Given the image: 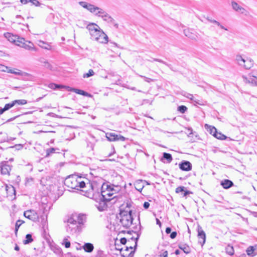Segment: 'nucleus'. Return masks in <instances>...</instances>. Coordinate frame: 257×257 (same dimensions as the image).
Here are the masks:
<instances>
[{
  "label": "nucleus",
  "mask_w": 257,
  "mask_h": 257,
  "mask_svg": "<svg viewBox=\"0 0 257 257\" xmlns=\"http://www.w3.org/2000/svg\"><path fill=\"white\" fill-rule=\"evenodd\" d=\"M95 183L96 182L93 181V179L90 180L87 178L75 175L69 176L64 181V184L66 186L72 189L80 190L84 196H85V190H88L93 186V188L96 189Z\"/></svg>",
  "instance_id": "obj_1"
},
{
  "label": "nucleus",
  "mask_w": 257,
  "mask_h": 257,
  "mask_svg": "<svg viewBox=\"0 0 257 257\" xmlns=\"http://www.w3.org/2000/svg\"><path fill=\"white\" fill-rule=\"evenodd\" d=\"M86 220L84 214H73L67 221L66 231L70 234H74L81 231L82 225Z\"/></svg>",
  "instance_id": "obj_2"
},
{
  "label": "nucleus",
  "mask_w": 257,
  "mask_h": 257,
  "mask_svg": "<svg viewBox=\"0 0 257 257\" xmlns=\"http://www.w3.org/2000/svg\"><path fill=\"white\" fill-rule=\"evenodd\" d=\"M93 181L100 184L101 193L100 194L102 198L107 201H110L115 198L116 195H115L121 189V187L119 185H114L109 184V183H103V181L100 178H94Z\"/></svg>",
  "instance_id": "obj_3"
},
{
  "label": "nucleus",
  "mask_w": 257,
  "mask_h": 257,
  "mask_svg": "<svg viewBox=\"0 0 257 257\" xmlns=\"http://www.w3.org/2000/svg\"><path fill=\"white\" fill-rule=\"evenodd\" d=\"M95 187L96 189H93V187L88 190H85V196L92 199L95 201L96 204H95L96 208L99 211H103L105 210L107 208V200L104 199L102 198L99 193V190L100 188V184H97L96 182L95 183Z\"/></svg>",
  "instance_id": "obj_4"
},
{
  "label": "nucleus",
  "mask_w": 257,
  "mask_h": 257,
  "mask_svg": "<svg viewBox=\"0 0 257 257\" xmlns=\"http://www.w3.org/2000/svg\"><path fill=\"white\" fill-rule=\"evenodd\" d=\"M91 35V38L95 41L106 44L108 42V38L106 34L100 29V27L95 23H89L86 27Z\"/></svg>",
  "instance_id": "obj_5"
},
{
  "label": "nucleus",
  "mask_w": 257,
  "mask_h": 257,
  "mask_svg": "<svg viewBox=\"0 0 257 257\" xmlns=\"http://www.w3.org/2000/svg\"><path fill=\"white\" fill-rule=\"evenodd\" d=\"M139 237H137L136 238L132 237L130 239H128L127 242L128 243H131L132 242H134L135 243L134 246H132V245L126 246L125 247V249L123 248H117V249L119 250L121 253V255L123 257H130L133 255L135 251V249L137 246V242Z\"/></svg>",
  "instance_id": "obj_6"
},
{
  "label": "nucleus",
  "mask_w": 257,
  "mask_h": 257,
  "mask_svg": "<svg viewBox=\"0 0 257 257\" xmlns=\"http://www.w3.org/2000/svg\"><path fill=\"white\" fill-rule=\"evenodd\" d=\"M120 219L119 222L120 224L124 228H127L131 226L133 223V218L132 215V211L129 212L122 211L120 213Z\"/></svg>",
  "instance_id": "obj_7"
},
{
  "label": "nucleus",
  "mask_w": 257,
  "mask_h": 257,
  "mask_svg": "<svg viewBox=\"0 0 257 257\" xmlns=\"http://www.w3.org/2000/svg\"><path fill=\"white\" fill-rule=\"evenodd\" d=\"M242 78L245 83L251 84L253 86H257V69H252L249 73L248 76H242Z\"/></svg>",
  "instance_id": "obj_8"
},
{
  "label": "nucleus",
  "mask_w": 257,
  "mask_h": 257,
  "mask_svg": "<svg viewBox=\"0 0 257 257\" xmlns=\"http://www.w3.org/2000/svg\"><path fill=\"white\" fill-rule=\"evenodd\" d=\"M236 61L238 64L246 69H249L253 65V61L249 58H243L240 55L236 57Z\"/></svg>",
  "instance_id": "obj_9"
},
{
  "label": "nucleus",
  "mask_w": 257,
  "mask_h": 257,
  "mask_svg": "<svg viewBox=\"0 0 257 257\" xmlns=\"http://www.w3.org/2000/svg\"><path fill=\"white\" fill-rule=\"evenodd\" d=\"M24 216L34 222H37L39 220V215L34 210L30 209L25 211L24 213Z\"/></svg>",
  "instance_id": "obj_10"
},
{
  "label": "nucleus",
  "mask_w": 257,
  "mask_h": 257,
  "mask_svg": "<svg viewBox=\"0 0 257 257\" xmlns=\"http://www.w3.org/2000/svg\"><path fill=\"white\" fill-rule=\"evenodd\" d=\"M206 126L209 128V131L210 132V134L212 135V136H213L217 139L221 140L226 139V137L222 133L218 132L216 128L215 127L212 126L211 125H208L207 124H206Z\"/></svg>",
  "instance_id": "obj_11"
},
{
  "label": "nucleus",
  "mask_w": 257,
  "mask_h": 257,
  "mask_svg": "<svg viewBox=\"0 0 257 257\" xmlns=\"http://www.w3.org/2000/svg\"><path fill=\"white\" fill-rule=\"evenodd\" d=\"M2 185L0 188L1 190L3 189L6 191L8 196H13V195H15L16 190L15 187L12 185H8L4 183H2Z\"/></svg>",
  "instance_id": "obj_12"
},
{
  "label": "nucleus",
  "mask_w": 257,
  "mask_h": 257,
  "mask_svg": "<svg viewBox=\"0 0 257 257\" xmlns=\"http://www.w3.org/2000/svg\"><path fill=\"white\" fill-rule=\"evenodd\" d=\"M106 137L109 141H124L125 138L119 135H116L113 133H107L106 134Z\"/></svg>",
  "instance_id": "obj_13"
},
{
  "label": "nucleus",
  "mask_w": 257,
  "mask_h": 257,
  "mask_svg": "<svg viewBox=\"0 0 257 257\" xmlns=\"http://www.w3.org/2000/svg\"><path fill=\"white\" fill-rule=\"evenodd\" d=\"M12 169V166H10L8 162H2L0 163V171L3 175H9Z\"/></svg>",
  "instance_id": "obj_14"
},
{
  "label": "nucleus",
  "mask_w": 257,
  "mask_h": 257,
  "mask_svg": "<svg viewBox=\"0 0 257 257\" xmlns=\"http://www.w3.org/2000/svg\"><path fill=\"white\" fill-rule=\"evenodd\" d=\"M231 6L233 10H234L235 12L239 13L240 14L246 15L248 13L247 11L244 8L239 6L235 2L233 1L231 2Z\"/></svg>",
  "instance_id": "obj_15"
},
{
  "label": "nucleus",
  "mask_w": 257,
  "mask_h": 257,
  "mask_svg": "<svg viewBox=\"0 0 257 257\" xmlns=\"http://www.w3.org/2000/svg\"><path fill=\"white\" fill-rule=\"evenodd\" d=\"M198 242L202 246L205 242L206 234L201 227L198 228Z\"/></svg>",
  "instance_id": "obj_16"
},
{
  "label": "nucleus",
  "mask_w": 257,
  "mask_h": 257,
  "mask_svg": "<svg viewBox=\"0 0 257 257\" xmlns=\"http://www.w3.org/2000/svg\"><path fill=\"white\" fill-rule=\"evenodd\" d=\"M179 168L185 171H189L192 169L191 163L187 161H184L179 164Z\"/></svg>",
  "instance_id": "obj_17"
},
{
  "label": "nucleus",
  "mask_w": 257,
  "mask_h": 257,
  "mask_svg": "<svg viewBox=\"0 0 257 257\" xmlns=\"http://www.w3.org/2000/svg\"><path fill=\"white\" fill-rule=\"evenodd\" d=\"M101 18L104 21L113 25L116 28H118V25L115 23L114 20L106 12L105 13V14Z\"/></svg>",
  "instance_id": "obj_18"
},
{
  "label": "nucleus",
  "mask_w": 257,
  "mask_h": 257,
  "mask_svg": "<svg viewBox=\"0 0 257 257\" xmlns=\"http://www.w3.org/2000/svg\"><path fill=\"white\" fill-rule=\"evenodd\" d=\"M184 35L192 40H196L198 38V34L193 30L185 29L184 30Z\"/></svg>",
  "instance_id": "obj_19"
},
{
  "label": "nucleus",
  "mask_w": 257,
  "mask_h": 257,
  "mask_svg": "<svg viewBox=\"0 0 257 257\" xmlns=\"http://www.w3.org/2000/svg\"><path fill=\"white\" fill-rule=\"evenodd\" d=\"M21 47L27 50L36 51L37 49L35 47L34 44L28 41H25Z\"/></svg>",
  "instance_id": "obj_20"
},
{
  "label": "nucleus",
  "mask_w": 257,
  "mask_h": 257,
  "mask_svg": "<svg viewBox=\"0 0 257 257\" xmlns=\"http://www.w3.org/2000/svg\"><path fill=\"white\" fill-rule=\"evenodd\" d=\"M79 4L83 8L87 9L90 12L92 13V11H93V9L95 6L91 5L90 4L87 3L85 2H79Z\"/></svg>",
  "instance_id": "obj_21"
},
{
  "label": "nucleus",
  "mask_w": 257,
  "mask_h": 257,
  "mask_svg": "<svg viewBox=\"0 0 257 257\" xmlns=\"http://www.w3.org/2000/svg\"><path fill=\"white\" fill-rule=\"evenodd\" d=\"M93 10H94L92 11V13H93L95 15L101 18L106 12L103 9L96 6H94Z\"/></svg>",
  "instance_id": "obj_22"
},
{
  "label": "nucleus",
  "mask_w": 257,
  "mask_h": 257,
  "mask_svg": "<svg viewBox=\"0 0 257 257\" xmlns=\"http://www.w3.org/2000/svg\"><path fill=\"white\" fill-rule=\"evenodd\" d=\"M221 185L223 188L227 189L233 186V182L228 179H225L221 182Z\"/></svg>",
  "instance_id": "obj_23"
},
{
  "label": "nucleus",
  "mask_w": 257,
  "mask_h": 257,
  "mask_svg": "<svg viewBox=\"0 0 257 257\" xmlns=\"http://www.w3.org/2000/svg\"><path fill=\"white\" fill-rule=\"evenodd\" d=\"M67 90L68 91H71L75 92L77 94H81L83 96H87L88 93L80 89H76V88H72L70 87H67Z\"/></svg>",
  "instance_id": "obj_24"
},
{
  "label": "nucleus",
  "mask_w": 257,
  "mask_h": 257,
  "mask_svg": "<svg viewBox=\"0 0 257 257\" xmlns=\"http://www.w3.org/2000/svg\"><path fill=\"white\" fill-rule=\"evenodd\" d=\"M178 246L179 248L182 250L186 254H188L191 252L190 246L186 244H180Z\"/></svg>",
  "instance_id": "obj_25"
},
{
  "label": "nucleus",
  "mask_w": 257,
  "mask_h": 257,
  "mask_svg": "<svg viewBox=\"0 0 257 257\" xmlns=\"http://www.w3.org/2000/svg\"><path fill=\"white\" fill-rule=\"evenodd\" d=\"M83 248L87 252H91L93 250L94 246L91 243H85L83 246Z\"/></svg>",
  "instance_id": "obj_26"
},
{
  "label": "nucleus",
  "mask_w": 257,
  "mask_h": 257,
  "mask_svg": "<svg viewBox=\"0 0 257 257\" xmlns=\"http://www.w3.org/2000/svg\"><path fill=\"white\" fill-rule=\"evenodd\" d=\"M6 38L8 39V40L12 43H14L16 42V39H17L18 36L16 35H14L10 33H7L5 34Z\"/></svg>",
  "instance_id": "obj_27"
},
{
  "label": "nucleus",
  "mask_w": 257,
  "mask_h": 257,
  "mask_svg": "<svg viewBox=\"0 0 257 257\" xmlns=\"http://www.w3.org/2000/svg\"><path fill=\"white\" fill-rule=\"evenodd\" d=\"M142 180H138L135 183V186L136 189L139 192H141L144 187V185L143 184Z\"/></svg>",
  "instance_id": "obj_28"
},
{
  "label": "nucleus",
  "mask_w": 257,
  "mask_h": 257,
  "mask_svg": "<svg viewBox=\"0 0 257 257\" xmlns=\"http://www.w3.org/2000/svg\"><path fill=\"white\" fill-rule=\"evenodd\" d=\"M13 74L22 76L23 77H26L30 75V74H28V73L22 71L21 70L18 69L14 70Z\"/></svg>",
  "instance_id": "obj_29"
},
{
  "label": "nucleus",
  "mask_w": 257,
  "mask_h": 257,
  "mask_svg": "<svg viewBox=\"0 0 257 257\" xmlns=\"http://www.w3.org/2000/svg\"><path fill=\"white\" fill-rule=\"evenodd\" d=\"M255 248L252 246H249L246 249V253L247 255L254 256L255 255V253L254 252Z\"/></svg>",
  "instance_id": "obj_30"
},
{
  "label": "nucleus",
  "mask_w": 257,
  "mask_h": 257,
  "mask_svg": "<svg viewBox=\"0 0 257 257\" xmlns=\"http://www.w3.org/2000/svg\"><path fill=\"white\" fill-rule=\"evenodd\" d=\"M26 239L23 241L24 244H27L32 242L33 240L32 235L31 234H27L26 236Z\"/></svg>",
  "instance_id": "obj_31"
},
{
  "label": "nucleus",
  "mask_w": 257,
  "mask_h": 257,
  "mask_svg": "<svg viewBox=\"0 0 257 257\" xmlns=\"http://www.w3.org/2000/svg\"><path fill=\"white\" fill-rule=\"evenodd\" d=\"M25 39L23 38H20L18 37L17 39H16V42H15V44L18 46L21 47L22 44L25 42Z\"/></svg>",
  "instance_id": "obj_32"
},
{
  "label": "nucleus",
  "mask_w": 257,
  "mask_h": 257,
  "mask_svg": "<svg viewBox=\"0 0 257 257\" xmlns=\"http://www.w3.org/2000/svg\"><path fill=\"white\" fill-rule=\"evenodd\" d=\"M56 150H59V149L58 148H50V149H47L46 150V157H49L52 154L55 153V151Z\"/></svg>",
  "instance_id": "obj_33"
},
{
  "label": "nucleus",
  "mask_w": 257,
  "mask_h": 257,
  "mask_svg": "<svg viewBox=\"0 0 257 257\" xmlns=\"http://www.w3.org/2000/svg\"><path fill=\"white\" fill-rule=\"evenodd\" d=\"M24 223V221L22 220H18L17 221L16 223V225H15V234L16 235L17 234V232H18L19 227Z\"/></svg>",
  "instance_id": "obj_34"
},
{
  "label": "nucleus",
  "mask_w": 257,
  "mask_h": 257,
  "mask_svg": "<svg viewBox=\"0 0 257 257\" xmlns=\"http://www.w3.org/2000/svg\"><path fill=\"white\" fill-rule=\"evenodd\" d=\"M163 158L167 160L168 163H170L173 160L172 155L167 153H163Z\"/></svg>",
  "instance_id": "obj_35"
},
{
  "label": "nucleus",
  "mask_w": 257,
  "mask_h": 257,
  "mask_svg": "<svg viewBox=\"0 0 257 257\" xmlns=\"http://www.w3.org/2000/svg\"><path fill=\"white\" fill-rule=\"evenodd\" d=\"M49 87L50 88H52V89H57V88H65L67 89V86H63V85H58V84H54V83H51V84H49Z\"/></svg>",
  "instance_id": "obj_36"
},
{
  "label": "nucleus",
  "mask_w": 257,
  "mask_h": 257,
  "mask_svg": "<svg viewBox=\"0 0 257 257\" xmlns=\"http://www.w3.org/2000/svg\"><path fill=\"white\" fill-rule=\"evenodd\" d=\"M192 101H193L195 103V104H199L200 105H203L205 104V101L202 100H200L199 99L196 98L195 96H193V99H191Z\"/></svg>",
  "instance_id": "obj_37"
},
{
  "label": "nucleus",
  "mask_w": 257,
  "mask_h": 257,
  "mask_svg": "<svg viewBox=\"0 0 257 257\" xmlns=\"http://www.w3.org/2000/svg\"><path fill=\"white\" fill-rule=\"evenodd\" d=\"M13 101H14L15 105L18 104V105H22L26 104L27 103V101L25 99L15 100Z\"/></svg>",
  "instance_id": "obj_38"
},
{
  "label": "nucleus",
  "mask_w": 257,
  "mask_h": 257,
  "mask_svg": "<svg viewBox=\"0 0 257 257\" xmlns=\"http://www.w3.org/2000/svg\"><path fill=\"white\" fill-rule=\"evenodd\" d=\"M226 252L229 255H232L234 253V249L232 246L228 245L226 247Z\"/></svg>",
  "instance_id": "obj_39"
},
{
  "label": "nucleus",
  "mask_w": 257,
  "mask_h": 257,
  "mask_svg": "<svg viewBox=\"0 0 257 257\" xmlns=\"http://www.w3.org/2000/svg\"><path fill=\"white\" fill-rule=\"evenodd\" d=\"M15 105V104L14 103V101H12L11 103H7L6 104L4 107L3 108L4 110L5 111L9 110L12 107H13Z\"/></svg>",
  "instance_id": "obj_40"
},
{
  "label": "nucleus",
  "mask_w": 257,
  "mask_h": 257,
  "mask_svg": "<svg viewBox=\"0 0 257 257\" xmlns=\"http://www.w3.org/2000/svg\"><path fill=\"white\" fill-rule=\"evenodd\" d=\"M94 74V72L93 71V70L90 69L88 71V72L86 73H84L83 74V76L84 78H88V77L93 76Z\"/></svg>",
  "instance_id": "obj_41"
},
{
  "label": "nucleus",
  "mask_w": 257,
  "mask_h": 257,
  "mask_svg": "<svg viewBox=\"0 0 257 257\" xmlns=\"http://www.w3.org/2000/svg\"><path fill=\"white\" fill-rule=\"evenodd\" d=\"M63 244H64L66 248H69L70 246V242L68 240L67 238L65 237L63 239Z\"/></svg>",
  "instance_id": "obj_42"
},
{
  "label": "nucleus",
  "mask_w": 257,
  "mask_h": 257,
  "mask_svg": "<svg viewBox=\"0 0 257 257\" xmlns=\"http://www.w3.org/2000/svg\"><path fill=\"white\" fill-rule=\"evenodd\" d=\"M187 109V107L184 105H181L178 107V110L182 113H185Z\"/></svg>",
  "instance_id": "obj_43"
},
{
  "label": "nucleus",
  "mask_w": 257,
  "mask_h": 257,
  "mask_svg": "<svg viewBox=\"0 0 257 257\" xmlns=\"http://www.w3.org/2000/svg\"><path fill=\"white\" fill-rule=\"evenodd\" d=\"M39 46L41 47L42 48H43L46 49H49L48 47H49V45L47 44L46 43H45L44 41H39Z\"/></svg>",
  "instance_id": "obj_44"
},
{
  "label": "nucleus",
  "mask_w": 257,
  "mask_h": 257,
  "mask_svg": "<svg viewBox=\"0 0 257 257\" xmlns=\"http://www.w3.org/2000/svg\"><path fill=\"white\" fill-rule=\"evenodd\" d=\"M207 20L211 23H213V24H216L217 26L218 25H220V23L215 20H213V19H210L209 18V17L207 18H206Z\"/></svg>",
  "instance_id": "obj_45"
},
{
  "label": "nucleus",
  "mask_w": 257,
  "mask_h": 257,
  "mask_svg": "<svg viewBox=\"0 0 257 257\" xmlns=\"http://www.w3.org/2000/svg\"><path fill=\"white\" fill-rule=\"evenodd\" d=\"M184 189L185 187L184 186H179L176 189V192L177 193L181 192L183 193Z\"/></svg>",
  "instance_id": "obj_46"
},
{
  "label": "nucleus",
  "mask_w": 257,
  "mask_h": 257,
  "mask_svg": "<svg viewBox=\"0 0 257 257\" xmlns=\"http://www.w3.org/2000/svg\"><path fill=\"white\" fill-rule=\"evenodd\" d=\"M142 78H143L144 79V80L146 81V82H147L148 83H150L151 82H152V81H154V80L153 79H151L150 78H148V77H147L145 76H143V75H139Z\"/></svg>",
  "instance_id": "obj_47"
},
{
  "label": "nucleus",
  "mask_w": 257,
  "mask_h": 257,
  "mask_svg": "<svg viewBox=\"0 0 257 257\" xmlns=\"http://www.w3.org/2000/svg\"><path fill=\"white\" fill-rule=\"evenodd\" d=\"M44 66L50 70H52L53 67L47 61H45L44 62Z\"/></svg>",
  "instance_id": "obj_48"
},
{
  "label": "nucleus",
  "mask_w": 257,
  "mask_h": 257,
  "mask_svg": "<svg viewBox=\"0 0 257 257\" xmlns=\"http://www.w3.org/2000/svg\"><path fill=\"white\" fill-rule=\"evenodd\" d=\"M30 3H31L32 5H34L37 7L40 6V2L37 0H31Z\"/></svg>",
  "instance_id": "obj_49"
},
{
  "label": "nucleus",
  "mask_w": 257,
  "mask_h": 257,
  "mask_svg": "<svg viewBox=\"0 0 257 257\" xmlns=\"http://www.w3.org/2000/svg\"><path fill=\"white\" fill-rule=\"evenodd\" d=\"M15 139V138H12V137H7L6 138H5L1 142V143H2V142H10V141H13Z\"/></svg>",
  "instance_id": "obj_50"
},
{
  "label": "nucleus",
  "mask_w": 257,
  "mask_h": 257,
  "mask_svg": "<svg viewBox=\"0 0 257 257\" xmlns=\"http://www.w3.org/2000/svg\"><path fill=\"white\" fill-rule=\"evenodd\" d=\"M7 69H8V67L0 64V71L6 72Z\"/></svg>",
  "instance_id": "obj_51"
},
{
  "label": "nucleus",
  "mask_w": 257,
  "mask_h": 257,
  "mask_svg": "<svg viewBox=\"0 0 257 257\" xmlns=\"http://www.w3.org/2000/svg\"><path fill=\"white\" fill-rule=\"evenodd\" d=\"M183 95L184 96H185L186 97L190 99V100L191 99H193V95L191 94H190V93H185L184 94H183Z\"/></svg>",
  "instance_id": "obj_52"
},
{
  "label": "nucleus",
  "mask_w": 257,
  "mask_h": 257,
  "mask_svg": "<svg viewBox=\"0 0 257 257\" xmlns=\"http://www.w3.org/2000/svg\"><path fill=\"white\" fill-rule=\"evenodd\" d=\"M177 236V232L176 231L172 232L170 234V237L172 239L175 238Z\"/></svg>",
  "instance_id": "obj_53"
},
{
  "label": "nucleus",
  "mask_w": 257,
  "mask_h": 257,
  "mask_svg": "<svg viewBox=\"0 0 257 257\" xmlns=\"http://www.w3.org/2000/svg\"><path fill=\"white\" fill-rule=\"evenodd\" d=\"M120 243L122 244H125L127 242V240L125 238H121L120 240Z\"/></svg>",
  "instance_id": "obj_54"
},
{
  "label": "nucleus",
  "mask_w": 257,
  "mask_h": 257,
  "mask_svg": "<svg viewBox=\"0 0 257 257\" xmlns=\"http://www.w3.org/2000/svg\"><path fill=\"white\" fill-rule=\"evenodd\" d=\"M150 206V203L148 202H145L143 205V207L145 209H148Z\"/></svg>",
  "instance_id": "obj_55"
},
{
  "label": "nucleus",
  "mask_w": 257,
  "mask_h": 257,
  "mask_svg": "<svg viewBox=\"0 0 257 257\" xmlns=\"http://www.w3.org/2000/svg\"><path fill=\"white\" fill-rule=\"evenodd\" d=\"M183 196L185 197V196H186L187 195L192 193V192L189 191H188V190H186V191L184 190V191L183 192Z\"/></svg>",
  "instance_id": "obj_56"
},
{
  "label": "nucleus",
  "mask_w": 257,
  "mask_h": 257,
  "mask_svg": "<svg viewBox=\"0 0 257 257\" xmlns=\"http://www.w3.org/2000/svg\"><path fill=\"white\" fill-rule=\"evenodd\" d=\"M160 256V257H168V251L167 250L164 251Z\"/></svg>",
  "instance_id": "obj_57"
},
{
  "label": "nucleus",
  "mask_w": 257,
  "mask_h": 257,
  "mask_svg": "<svg viewBox=\"0 0 257 257\" xmlns=\"http://www.w3.org/2000/svg\"><path fill=\"white\" fill-rule=\"evenodd\" d=\"M111 150H112V152L108 155V157H110L111 156H112L113 154H114L115 153V150H114V148L113 146L111 147Z\"/></svg>",
  "instance_id": "obj_58"
},
{
  "label": "nucleus",
  "mask_w": 257,
  "mask_h": 257,
  "mask_svg": "<svg viewBox=\"0 0 257 257\" xmlns=\"http://www.w3.org/2000/svg\"><path fill=\"white\" fill-rule=\"evenodd\" d=\"M30 1L31 0H21L20 1L22 4L25 5V4H27L29 3H30Z\"/></svg>",
  "instance_id": "obj_59"
},
{
  "label": "nucleus",
  "mask_w": 257,
  "mask_h": 257,
  "mask_svg": "<svg viewBox=\"0 0 257 257\" xmlns=\"http://www.w3.org/2000/svg\"><path fill=\"white\" fill-rule=\"evenodd\" d=\"M171 232V228L170 227H167L166 229V232L167 234H169Z\"/></svg>",
  "instance_id": "obj_60"
},
{
  "label": "nucleus",
  "mask_w": 257,
  "mask_h": 257,
  "mask_svg": "<svg viewBox=\"0 0 257 257\" xmlns=\"http://www.w3.org/2000/svg\"><path fill=\"white\" fill-rule=\"evenodd\" d=\"M154 61H158V62H161V63H162L163 64H166L165 62H164V61H163L161 59H154Z\"/></svg>",
  "instance_id": "obj_61"
},
{
  "label": "nucleus",
  "mask_w": 257,
  "mask_h": 257,
  "mask_svg": "<svg viewBox=\"0 0 257 257\" xmlns=\"http://www.w3.org/2000/svg\"><path fill=\"white\" fill-rule=\"evenodd\" d=\"M13 71H14V70L11 69H10V68L8 67V69H7V71L6 72H7L8 73H12L13 74Z\"/></svg>",
  "instance_id": "obj_62"
},
{
  "label": "nucleus",
  "mask_w": 257,
  "mask_h": 257,
  "mask_svg": "<svg viewBox=\"0 0 257 257\" xmlns=\"http://www.w3.org/2000/svg\"><path fill=\"white\" fill-rule=\"evenodd\" d=\"M218 26L219 27L222 29H224L226 31L227 30V29L226 28H225L223 25H222L220 23V25H218Z\"/></svg>",
  "instance_id": "obj_63"
},
{
  "label": "nucleus",
  "mask_w": 257,
  "mask_h": 257,
  "mask_svg": "<svg viewBox=\"0 0 257 257\" xmlns=\"http://www.w3.org/2000/svg\"><path fill=\"white\" fill-rule=\"evenodd\" d=\"M156 223L158 225H159L160 226L161 225V221L158 219V218L156 219Z\"/></svg>",
  "instance_id": "obj_64"
}]
</instances>
